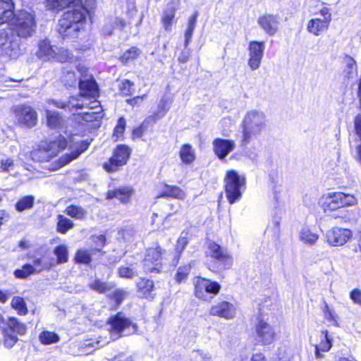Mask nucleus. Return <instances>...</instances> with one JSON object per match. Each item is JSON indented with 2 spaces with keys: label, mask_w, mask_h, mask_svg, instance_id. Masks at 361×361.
Here are the masks:
<instances>
[{
  "label": "nucleus",
  "mask_w": 361,
  "mask_h": 361,
  "mask_svg": "<svg viewBox=\"0 0 361 361\" xmlns=\"http://www.w3.org/2000/svg\"><path fill=\"white\" fill-rule=\"evenodd\" d=\"M79 88L80 94L77 97H71L68 101L50 99L48 100V103L69 111L87 109L78 115L86 122L102 118V108L100 102L96 99L99 95V88L95 80L92 77L81 78L79 81Z\"/></svg>",
  "instance_id": "nucleus-1"
},
{
  "label": "nucleus",
  "mask_w": 361,
  "mask_h": 361,
  "mask_svg": "<svg viewBox=\"0 0 361 361\" xmlns=\"http://www.w3.org/2000/svg\"><path fill=\"white\" fill-rule=\"evenodd\" d=\"M87 12L78 8L65 12L58 22V32L63 39H76L85 32Z\"/></svg>",
  "instance_id": "nucleus-2"
},
{
  "label": "nucleus",
  "mask_w": 361,
  "mask_h": 361,
  "mask_svg": "<svg viewBox=\"0 0 361 361\" xmlns=\"http://www.w3.org/2000/svg\"><path fill=\"white\" fill-rule=\"evenodd\" d=\"M267 126V118L262 111L251 110L243 119L242 143L247 145L264 131Z\"/></svg>",
  "instance_id": "nucleus-3"
},
{
  "label": "nucleus",
  "mask_w": 361,
  "mask_h": 361,
  "mask_svg": "<svg viewBox=\"0 0 361 361\" xmlns=\"http://www.w3.org/2000/svg\"><path fill=\"white\" fill-rule=\"evenodd\" d=\"M11 25L18 37H30L36 31L35 16L32 13L21 11L15 14L13 20H11Z\"/></svg>",
  "instance_id": "nucleus-4"
},
{
  "label": "nucleus",
  "mask_w": 361,
  "mask_h": 361,
  "mask_svg": "<svg viewBox=\"0 0 361 361\" xmlns=\"http://www.w3.org/2000/svg\"><path fill=\"white\" fill-rule=\"evenodd\" d=\"M245 183L244 176L239 175L235 170L227 171L225 178V192L230 204H233L241 198Z\"/></svg>",
  "instance_id": "nucleus-5"
},
{
  "label": "nucleus",
  "mask_w": 361,
  "mask_h": 361,
  "mask_svg": "<svg viewBox=\"0 0 361 361\" xmlns=\"http://www.w3.org/2000/svg\"><path fill=\"white\" fill-rule=\"evenodd\" d=\"M357 203V200L354 195L341 192H330L322 196V207L325 212L353 206Z\"/></svg>",
  "instance_id": "nucleus-6"
},
{
  "label": "nucleus",
  "mask_w": 361,
  "mask_h": 361,
  "mask_svg": "<svg viewBox=\"0 0 361 361\" xmlns=\"http://www.w3.org/2000/svg\"><path fill=\"white\" fill-rule=\"evenodd\" d=\"M312 15L314 17L308 21L307 30L314 36H319L328 30L331 14L329 8L322 4L318 11H312Z\"/></svg>",
  "instance_id": "nucleus-7"
},
{
  "label": "nucleus",
  "mask_w": 361,
  "mask_h": 361,
  "mask_svg": "<svg viewBox=\"0 0 361 361\" xmlns=\"http://www.w3.org/2000/svg\"><path fill=\"white\" fill-rule=\"evenodd\" d=\"M221 284L215 281L197 276L194 279L195 296L204 301H210L219 294Z\"/></svg>",
  "instance_id": "nucleus-8"
},
{
  "label": "nucleus",
  "mask_w": 361,
  "mask_h": 361,
  "mask_svg": "<svg viewBox=\"0 0 361 361\" xmlns=\"http://www.w3.org/2000/svg\"><path fill=\"white\" fill-rule=\"evenodd\" d=\"M208 253L214 260L209 267L214 272L230 268L233 264V258L226 249L221 247L214 242L208 243Z\"/></svg>",
  "instance_id": "nucleus-9"
},
{
  "label": "nucleus",
  "mask_w": 361,
  "mask_h": 361,
  "mask_svg": "<svg viewBox=\"0 0 361 361\" xmlns=\"http://www.w3.org/2000/svg\"><path fill=\"white\" fill-rule=\"evenodd\" d=\"M109 324L110 325V334L114 340L123 336L134 334L137 330L136 325L125 317L122 313H118L110 318Z\"/></svg>",
  "instance_id": "nucleus-10"
},
{
  "label": "nucleus",
  "mask_w": 361,
  "mask_h": 361,
  "mask_svg": "<svg viewBox=\"0 0 361 361\" xmlns=\"http://www.w3.org/2000/svg\"><path fill=\"white\" fill-rule=\"evenodd\" d=\"M131 149L125 145H119L114 149L113 156L109 159L108 161L104 164V169L107 172H114L118 169L127 163Z\"/></svg>",
  "instance_id": "nucleus-11"
},
{
  "label": "nucleus",
  "mask_w": 361,
  "mask_h": 361,
  "mask_svg": "<svg viewBox=\"0 0 361 361\" xmlns=\"http://www.w3.org/2000/svg\"><path fill=\"white\" fill-rule=\"evenodd\" d=\"M12 111L15 119L19 125L27 128H32L37 124V112L31 106L17 105L13 107Z\"/></svg>",
  "instance_id": "nucleus-12"
},
{
  "label": "nucleus",
  "mask_w": 361,
  "mask_h": 361,
  "mask_svg": "<svg viewBox=\"0 0 361 361\" xmlns=\"http://www.w3.org/2000/svg\"><path fill=\"white\" fill-rule=\"evenodd\" d=\"M162 252L160 246L149 247L146 250L145 258L143 259L144 271L147 273L159 272L162 264Z\"/></svg>",
  "instance_id": "nucleus-13"
},
{
  "label": "nucleus",
  "mask_w": 361,
  "mask_h": 361,
  "mask_svg": "<svg viewBox=\"0 0 361 361\" xmlns=\"http://www.w3.org/2000/svg\"><path fill=\"white\" fill-rule=\"evenodd\" d=\"M276 338L275 328L264 320H260L255 326V339L257 344L268 345Z\"/></svg>",
  "instance_id": "nucleus-14"
},
{
  "label": "nucleus",
  "mask_w": 361,
  "mask_h": 361,
  "mask_svg": "<svg viewBox=\"0 0 361 361\" xmlns=\"http://www.w3.org/2000/svg\"><path fill=\"white\" fill-rule=\"evenodd\" d=\"M247 64L251 71L257 70L262 63L264 54L265 42L251 41L248 44Z\"/></svg>",
  "instance_id": "nucleus-15"
},
{
  "label": "nucleus",
  "mask_w": 361,
  "mask_h": 361,
  "mask_svg": "<svg viewBox=\"0 0 361 361\" xmlns=\"http://www.w3.org/2000/svg\"><path fill=\"white\" fill-rule=\"evenodd\" d=\"M326 243L334 247L342 246L352 237V232L349 229L341 227H334L326 233Z\"/></svg>",
  "instance_id": "nucleus-16"
},
{
  "label": "nucleus",
  "mask_w": 361,
  "mask_h": 361,
  "mask_svg": "<svg viewBox=\"0 0 361 361\" xmlns=\"http://www.w3.org/2000/svg\"><path fill=\"white\" fill-rule=\"evenodd\" d=\"M89 144L85 141H75V139L69 140V147L72 150L71 153H67L64 156L59 159V166L51 169V170H56L58 168H61L71 161L77 159L83 152H85Z\"/></svg>",
  "instance_id": "nucleus-17"
},
{
  "label": "nucleus",
  "mask_w": 361,
  "mask_h": 361,
  "mask_svg": "<svg viewBox=\"0 0 361 361\" xmlns=\"http://www.w3.org/2000/svg\"><path fill=\"white\" fill-rule=\"evenodd\" d=\"M236 314V307L233 303L221 301L212 305L209 310V314L231 319Z\"/></svg>",
  "instance_id": "nucleus-18"
},
{
  "label": "nucleus",
  "mask_w": 361,
  "mask_h": 361,
  "mask_svg": "<svg viewBox=\"0 0 361 361\" xmlns=\"http://www.w3.org/2000/svg\"><path fill=\"white\" fill-rule=\"evenodd\" d=\"M213 150L220 160H224L227 155L235 147V142L232 140L216 138L212 142Z\"/></svg>",
  "instance_id": "nucleus-19"
},
{
  "label": "nucleus",
  "mask_w": 361,
  "mask_h": 361,
  "mask_svg": "<svg viewBox=\"0 0 361 361\" xmlns=\"http://www.w3.org/2000/svg\"><path fill=\"white\" fill-rule=\"evenodd\" d=\"M257 23L262 29L270 36H273L276 33L279 26V18L271 14L259 17Z\"/></svg>",
  "instance_id": "nucleus-20"
},
{
  "label": "nucleus",
  "mask_w": 361,
  "mask_h": 361,
  "mask_svg": "<svg viewBox=\"0 0 361 361\" xmlns=\"http://www.w3.org/2000/svg\"><path fill=\"white\" fill-rule=\"evenodd\" d=\"M56 48L51 44L49 39L40 40L38 43V50L36 52L37 56L44 61H52L55 57Z\"/></svg>",
  "instance_id": "nucleus-21"
},
{
  "label": "nucleus",
  "mask_w": 361,
  "mask_h": 361,
  "mask_svg": "<svg viewBox=\"0 0 361 361\" xmlns=\"http://www.w3.org/2000/svg\"><path fill=\"white\" fill-rule=\"evenodd\" d=\"M15 4L13 0H0V25L10 23L13 17Z\"/></svg>",
  "instance_id": "nucleus-22"
},
{
  "label": "nucleus",
  "mask_w": 361,
  "mask_h": 361,
  "mask_svg": "<svg viewBox=\"0 0 361 361\" xmlns=\"http://www.w3.org/2000/svg\"><path fill=\"white\" fill-rule=\"evenodd\" d=\"M161 192L157 195V198L168 197L178 200H183L186 197L185 192L177 186L164 184L160 185Z\"/></svg>",
  "instance_id": "nucleus-23"
},
{
  "label": "nucleus",
  "mask_w": 361,
  "mask_h": 361,
  "mask_svg": "<svg viewBox=\"0 0 361 361\" xmlns=\"http://www.w3.org/2000/svg\"><path fill=\"white\" fill-rule=\"evenodd\" d=\"M176 8L172 5H168L163 11L161 18V25L166 32L172 30L173 24L175 23Z\"/></svg>",
  "instance_id": "nucleus-24"
},
{
  "label": "nucleus",
  "mask_w": 361,
  "mask_h": 361,
  "mask_svg": "<svg viewBox=\"0 0 361 361\" xmlns=\"http://www.w3.org/2000/svg\"><path fill=\"white\" fill-rule=\"evenodd\" d=\"M321 342L315 345V356L317 359L322 358L324 356L321 352H328L332 346L331 338L329 336L328 331L324 330L321 332Z\"/></svg>",
  "instance_id": "nucleus-25"
},
{
  "label": "nucleus",
  "mask_w": 361,
  "mask_h": 361,
  "mask_svg": "<svg viewBox=\"0 0 361 361\" xmlns=\"http://www.w3.org/2000/svg\"><path fill=\"white\" fill-rule=\"evenodd\" d=\"M133 194V190L130 187H123L118 188L115 190H111L107 192L106 198H116L123 203L128 202Z\"/></svg>",
  "instance_id": "nucleus-26"
},
{
  "label": "nucleus",
  "mask_w": 361,
  "mask_h": 361,
  "mask_svg": "<svg viewBox=\"0 0 361 361\" xmlns=\"http://www.w3.org/2000/svg\"><path fill=\"white\" fill-rule=\"evenodd\" d=\"M137 287L140 295L145 298L152 299L154 294L152 293L154 288V282L149 279H140L137 283Z\"/></svg>",
  "instance_id": "nucleus-27"
},
{
  "label": "nucleus",
  "mask_w": 361,
  "mask_h": 361,
  "mask_svg": "<svg viewBox=\"0 0 361 361\" xmlns=\"http://www.w3.org/2000/svg\"><path fill=\"white\" fill-rule=\"evenodd\" d=\"M299 237L300 240L307 245L315 244L319 239V235L307 226H304L301 228Z\"/></svg>",
  "instance_id": "nucleus-28"
},
{
  "label": "nucleus",
  "mask_w": 361,
  "mask_h": 361,
  "mask_svg": "<svg viewBox=\"0 0 361 361\" xmlns=\"http://www.w3.org/2000/svg\"><path fill=\"white\" fill-rule=\"evenodd\" d=\"M46 118L47 125L49 128L58 129L63 127L65 121L58 112L47 110Z\"/></svg>",
  "instance_id": "nucleus-29"
},
{
  "label": "nucleus",
  "mask_w": 361,
  "mask_h": 361,
  "mask_svg": "<svg viewBox=\"0 0 361 361\" xmlns=\"http://www.w3.org/2000/svg\"><path fill=\"white\" fill-rule=\"evenodd\" d=\"M67 145L66 139L60 135L56 140L50 141L45 149L47 152H50L51 155H56L59 150L65 149Z\"/></svg>",
  "instance_id": "nucleus-30"
},
{
  "label": "nucleus",
  "mask_w": 361,
  "mask_h": 361,
  "mask_svg": "<svg viewBox=\"0 0 361 361\" xmlns=\"http://www.w3.org/2000/svg\"><path fill=\"white\" fill-rule=\"evenodd\" d=\"M80 3V0H47V7L56 11H61L72 4H78Z\"/></svg>",
  "instance_id": "nucleus-31"
},
{
  "label": "nucleus",
  "mask_w": 361,
  "mask_h": 361,
  "mask_svg": "<svg viewBox=\"0 0 361 361\" xmlns=\"http://www.w3.org/2000/svg\"><path fill=\"white\" fill-rule=\"evenodd\" d=\"M179 154L181 161L185 164H190L195 159V151L190 145H183Z\"/></svg>",
  "instance_id": "nucleus-32"
},
{
  "label": "nucleus",
  "mask_w": 361,
  "mask_h": 361,
  "mask_svg": "<svg viewBox=\"0 0 361 361\" xmlns=\"http://www.w3.org/2000/svg\"><path fill=\"white\" fill-rule=\"evenodd\" d=\"M65 212L69 216L77 220H83L87 216V211L82 207L75 204L68 206Z\"/></svg>",
  "instance_id": "nucleus-33"
},
{
  "label": "nucleus",
  "mask_w": 361,
  "mask_h": 361,
  "mask_svg": "<svg viewBox=\"0 0 361 361\" xmlns=\"http://www.w3.org/2000/svg\"><path fill=\"white\" fill-rule=\"evenodd\" d=\"M73 226L74 223L70 219L61 214L57 216L56 231L59 233L66 234Z\"/></svg>",
  "instance_id": "nucleus-34"
},
{
  "label": "nucleus",
  "mask_w": 361,
  "mask_h": 361,
  "mask_svg": "<svg viewBox=\"0 0 361 361\" xmlns=\"http://www.w3.org/2000/svg\"><path fill=\"white\" fill-rule=\"evenodd\" d=\"M7 325L8 329L13 332L16 333L20 336H23L27 332L26 325L20 321H18L16 318L11 317L9 318Z\"/></svg>",
  "instance_id": "nucleus-35"
},
{
  "label": "nucleus",
  "mask_w": 361,
  "mask_h": 361,
  "mask_svg": "<svg viewBox=\"0 0 361 361\" xmlns=\"http://www.w3.org/2000/svg\"><path fill=\"white\" fill-rule=\"evenodd\" d=\"M73 59V54L70 50L63 47H56L55 57L53 59V61L65 63L71 61Z\"/></svg>",
  "instance_id": "nucleus-36"
},
{
  "label": "nucleus",
  "mask_w": 361,
  "mask_h": 361,
  "mask_svg": "<svg viewBox=\"0 0 361 361\" xmlns=\"http://www.w3.org/2000/svg\"><path fill=\"white\" fill-rule=\"evenodd\" d=\"M35 197L32 195H26L20 198L15 205V208L18 212H23L30 209L34 205Z\"/></svg>",
  "instance_id": "nucleus-37"
},
{
  "label": "nucleus",
  "mask_w": 361,
  "mask_h": 361,
  "mask_svg": "<svg viewBox=\"0 0 361 361\" xmlns=\"http://www.w3.org/2000/svg\"><path fill=\"white\" fill-rule=\"evenodd\" d=\"M171 101L165 97H162L158 104L157 111L151 116H154L157 121L162 118L169 110Z\"/></svg>",
  "instance_id": "nucleus-38"
},
{
  "label": "nucleus",
  "mask_w": 361,
  "mask_h": 361,
  "mask_svg": "<svg viewBox=\"0 0 361 361\" xmlns=\"http://www.w3.org/2000/svg\"><path fill=\"white\" fill-rule=\"evenodd\" d=\"M53 266V262H48L42 257H39L34 259L32 268L35 274H39L44 270H49Z\"/></svg>",
  "instance_id": "nucleus-39"
},
{
  "label": "nucleus",
  "mask_w": 361,
  "mask_h": 361,
  "mask_svg": "<svg viewBox=\"0 0 361 361\" xmlns=\"http://www.w3.org/2000/svg\"><path fill=\"white\" fill-rule=\"evenodd\" d=\"M58 264L66 263L68 261V250L66 245H60L54 250Z\"/></svg>",
  "instance_id": "nucleus-40"
},
{
  "label": "nucleus",
  "mask_w": 361,
  "mask_h": 361,
  "mask_svg": "<svg viewBox=\"0 0 361 361\" xmlns=\"http://www.w3.org/2000/svg\"><path fill=\"white\" fill-rule=\"evenodd\" d=\"M11 307L16 310L18 314L25 315L27 314V308L24 299L19 296L13 298L11 300Z\"/></svg>",
  "instance_id": "nucleus-41"
},
{
  "label": "nucleus",
  "mask_w": 361,
  "mask_h": 361,
  "mask_svg": "<svg viewBox=\"0 0 361 361\" xmlns=\"http://www.w3.org/2000/svg\"><path fill=\"white\" fill-rule=\"evenodd\" d=\"M157 122V118L154 116H148L143 123L137 128L133 130V137H142L147 128V125L151 123L152 125Z\"/></svg>",
  "instance_id": "nucleus-42"
},
{
  "label": "nucleus",
  "mask_w": 361,
  "mask_h": 361,
  "mask_svg": "<svg viewBox=\"0 0 361 361\" xmlns=\"http://www.w3.org/2000/svg\"><path fill=\"white\" fill-rule=\"evenodd\" d=\"M74 260L77 264H89L92 261L91 253L85 249H79L75 255Z\"/></svg>",
  "instance_id": "nucleus-43"
},
{
  "label": "nucleus",
  "mask_w": 361,
  "mask_h": 361,
  "mask_svg": "<svg viewBox=\"0 0 361 361\" xmlns=\"http://www.w3.org/2000/svg\"><path fill=\"white\" fill-rule=\"evenodd\" d=\"M39 338L44 345H50L59 341V336L56 334L48 331H42L39 334Z\"/></svg>",
  "instance_id": "nucleus-44"
},
{
  "label": "nucleus",
  "mask_w": 361,
  "mask_h": 361,
  "mask_svg": "<svg viewBox=\"0 0 361 361\" xmlns=\"http://www.w3.org/2000/svg\"><path fill=\"white\" fill-rule=\"evenodd\" d=\"M140 53V50L137 47H131L123 53L121 57V61L124 64H127L139 56Z\"/></svg>",
  "instance_id": "nucleus-45"
},
{
  "label": "nucleus",
  "mask_w": 361,
  "mask_h": 361,
  "mask_svg": "<svg viewBox=\"0 0 361 361\" xmlns=\"http://www.w3.org/2000/svg\"><path fill=\"white\" fill-rule=\"evenodd\" d=\"M190 269L191 266L190 264H187L178 267L174 276L176 282L180 283L185 281L188 278L189 273L190 272Z\"/></svg>",
  "instance_id": "nucleus-46"
},
{
  "label": "nucleus",
  "mask_w": 361,
  "mask_h": 361,
  "mask_svg": "<svg viewBox=\"0 0 361 361\" xmlns=\"http://www.w3.org/2000/svg\"><path fill=\"white\" fill-rule=\"evenodd\" d=\"M126 120L123 117L119 118L117 121V124L114 128L112 135V138L115 142L118 140L123 136L126 129Z\"/></svg>",
  "instance_id": "nucleus-47"
},
{
  "label": "nucleus",
  "mask_w": 361,
  "mask_h": 361,
  "mask_svg": "<svg viewBox=\"0 0 361 361\" xmlns=\"http://www.w3.org/2000/svg\"><path fill=\"white\" fill-rule=\"evenodd\" d=\"M62 82L67 86L72 87L77 83V77L75 72L65 70L61 78Z\"/></svg>",
  "instance_id": "nucleus-48"
},
{
  "label": "nucleus",
  "mask_w": 361,
  "mask_h": 361,
  "mask_svg": "<svg viewBox=\"0 0 361 361\" xmlns=\"http://www.w3.org/2000/svg\"><path fill=\"white\" fill-rule=\"evenodd\" d=\"M34 269L32 264H25L20 269H16L14 271V276L18 279H26L32 274H34Z\"/></svg>",
  "instance_id": "nucleus-49"
},
{
  "label": "nucleus",
  "mask_w": 361,
  "mask_h": 361,
  "mask_svg": "<svg viewBox=\"0 0 361 361\" xmlns=\"http://www.w3.org/2000/svg\"><path fill=\"white\" fill-rule=\"evenodd\" d=\"M90 287L91 289L97 291L99 293H106L107 290H109L111 288V286L109 283L103 282L99 279H96L92 283H91L90 284Z\"/></svg>",
  "instance_id": "nucleus-50"
},
{
  "label": "nucleus",
  "mask_w": 361,
  "mask_h": 361,
  "mask_svg": "<svg viewBox=\"0 0 361 361\" xmlns=\"http://www.w3.org/2000/svg\"><path fill=\"white\" fill-rule=\"evenodd\" d=\"M4 345L7 348H11L15 345L18 338L9 329L5 330L4 333Z\"/></svg>",
  "instance_id": "nucleus-51"
},
{
  "label": "nucleus",
  "mask_w": 361,
  "mask_h": 361,
  "mask_svg": "<svg viewBox=\"0 0 361 361\" xmlns=\"http://www.w3.org/2000/svg\"><path fill=\"white\" fill-rule=\"evenodd\" d=\"M128 295V293L123 289H116L110 295V298L116 302V306H119Z\"/></svg>",
  "instance_id": "nucleus-52"
},
{
  "label": "nucleus",
  "mask_w": 361,
  "mask_h": 361,
  "mask_svg": "<svg viewBox=\"0 0 361 361\" xmlns=\"http://www.w3.org/2000/svg\"><path fill=\"white\" fill-rule=\"evenodd\" d=\"M14 47H18V43L11 40L5 32H0V47L6 49L7 48L13 49Z\"/></svg>",
  "instance_id": "nucleus-53"
},
{
  "label": "nucleus",
  "mask_w": 361,
  "mask_h": 361,
  "mask_svg": "<svg viewBox=\"0 0 361 361\" xmlns=\"http://www.w3.org/2000/svg\"><path fill=\"white\" fill-rule=\"evenodd\" d=\"M355 129L357 135L361 140V114L357 115L355 119ZM357 160L361 163V144L357 146Z\"/></svg>",
  "instance_id": "nucleus-54"
},
{
  "label": "nucleus",
  "mask_w": 361,
  "mask_h": 361,
  "mask_svg": "<svg viewBox=\"0 0 361 361\" xmlns=\"http://www.w3.org/2000/svg\"><path fill=\"white\" fill-rule=\"evenodd\" d=\"M118 275L122 278L132 279L137 276V273L133 268L121 267L118 269Z\"/></svg>",
  "instance_id": "nucleus-55"
},
{
  "label": "nucleus",
  "mask_w": 361,
  "mask_h": 361,
  "mask_svg": "<svg viewBox=\"0 0 361 361\" xmlns=\"http://www.w3.org/2000/svg\"><path fill=\"white\" fill-rule=\"evenodd\" d=\"M323 312L324 317L328 322H331L335 326L338 325V322L336 320V314L331 309L329 308L327 304H325Z\"/></svg>",
  "instance_id": "nucleus-56"
},
{
  "label": "nucleus",
  "mask_w": 361,
  "mask_h": 361,
  "mask_svg": "<svg viewBox=\"0 0 361 361\" xmlns=\"http://www.w3.org/2000/svg\"><path fill=\"white\" fill-rule=\"evenodd\" d=\"M92 240L94 243V249L100 251L105 245L106 238L104 235H93Z\"/></svg>",
  "instance_id": "nucleus-57"
},
{
  "label": "nucleus",
  "mask_w": 361,
  "mask_h": 361,
  "mask_svg": "<svg viewBox=\"0 0 361 361\" xmlns=\"http://www.w3.org/2000/svg\"><path fill=\"white\" fill-rule=\"evenodd\" d=\"M133 82L128 80H124L120 84V90L123 94L130 95L133 92Z\"/></svg>",
  "instance_id": "nucleus-58"
},
{
  "label": "nucleus",
  "mask_w": 361,
  "mask_h": 361,
  "mask_svg": "<svg viewBox=\"0 0 361 361\" xmlns=\"http://www.w3.org/2000/svg\"><path fill=\"white\" fill-rule=\"evenodd\" d=\"M188 239L185 235H183V234L178 238V240H177V244H176V250L179 253H181L185 246L188 245Z\"/></svg>",
  "instance_id": "nucleus-59"
},
{
  "label": "nucleus",
  "mask_w": 361,
  "mask_h": 361,
  "mask_svg": "<svg viewBox=\"0 0 361 361\" xmlns=\"http://www.w3.org/2000/svg\"><path fill=\"white\" fill-rule=\"evenodd\" d=\"M13 161L11 159H2L1 161V169L3 171H10L13 169Z\"/></svg>",
  "instance_id": "nucleus-60"
},
{
  "label": "nucleus",
  "mask_w": 361,
  "mask_h": 361,
  "mask_svg": "<svg viewBox=\"0 0 361 361\" xmlns=\"http://www.w3.org/2000/svg\"><path fill=\"white\" fill-rule=\"evenodd\" d=\"M350 298L353 302L361 305V290L360 289L355 288L350 293Z\"/></svg>",
  "instance_id": "nucleus-61"
},
{
  "label": "nucleus",
  "mask_w": 361,
  "mask_h": 361,
  "mask_svg": "<svg viewBox=\"0 0 361 361\" xmlns=\"http://www.w3.org/2000/svg\"><path fill=\"white\" fill-rule=\"evenodd\" d=\"M194 29L195 28H192V27H188L185 32V43H184V45L185 47H188L191 38H192V34H193V32H194Z\"/></svg>",
  "instance_id": "nucleus-62"
},
{
  "label": "nucleus",
  "mask_w": 361,
  "mask_h": 361,
  "mask_svg": "<svg viewBox=\"0 0 361 361\" xmlns=\"http://www.w3.org/2000/svg\"><path fill=\"white\" fill-rule=\"evenodd\" d=\"M251 361H266V357L262 353L258 352L252 355Z\"/></svg>",
  "instance_id": "nucleus-63"
},
{
  "label": "nucleus",
  "mask_w": 361,
  "mask_h": 361,
  "mask_svg": "<svg viewBox=\"0 0 361 361\" xmlns=\"http://www.w3.org/2000/svg\"><path fill=\"white\" fill-rule=\"evenodd\" d=\"M145 97V94L142 97H135L130 100H128V102H129L132 106L139 105Z\"/></svg>",
  "instance_id": "nucleus-64"
}]
</instances>
